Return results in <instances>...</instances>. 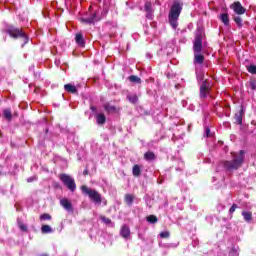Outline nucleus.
Returning <instances> with one entry per match:
<instances>
[{
  "label": "nucleus",
  "mask_w": 256,
  "mask_h": 256,
  "mask_svg": "<svg viewBox=\"0 0 256 256\" xmlns=\"http://www.w3.org/2000/svg\"><path fill=\"white\" fill-rule=\"evenodd\" d=\"M205 57L201 53H194V65H203Z\"/></svg>",
  "instance_id": "nucleus-15"
},
{
  "label": "nucleus",
  "mask_w": 256,
  "mask_h": 256,
  "mask_svg": "<svg viewBox=\"0 0 256 256\" xmlns=\"http://www.w3.org/2000/svg\"><path fill=\"white\" fill-rule=\"evenodd\" d=\"M229 256H239V248L233 247L229 252Z\"/></svg>",
  "instance_id": "nucleus-32"
},
{
  "label": "nucleus",
  "mask_w": 256,
  "mask_h": 256,
  "mask_svg": "<svg viewBox=\"0 0 256 256\" xmlns=\"http://www.w3.org/2000/svg\"><path fill=\"white\" fill-rule=\"evenodd\" d=\"M18 227L20 230H22L24 233H27L28 228L26 224H23L20 219H17Z\"/></svg>",
  "instance_id": "nucleus-28"
},
{
  "label": "nucleus",
  "mask_w": 256,
  "mask_h": 256,
  "mask_svg": "<svg viewBox=\"0 0 256 256\" xmlns=\"http://www.w3.org/2000/svg\"><path fill=\"white\" fill-rule=\"evenodd\" d=\"M40 219L41 221H51V216L49 214H42Z\"/></svg>",
  "instance_id": "nucleus-34"
},
{
  "label": "nucleus",
  "mask_w": 256,
  "mask_h": 256,
  "mask_svg": "<svg viewBox=\"0 0 256 256\" xmlns=\"http://www.w3.org/2000/svg\"><path fill=\"white\" fill-rule=\"evenodd\" d=\"M193 51H194V54L201 53V51H203V28L201 27H198L195 32Z\"/></svg>",
  "instance_id": "nucleus-5"
},
{
  "label": "nucleus",
  "mask_w": 256,
  "mask_h": 256,
  "mask_svg": "<svg viewBox=\"0 0 256 256\" xmlns=\"http://www.w3.org/2000/svg\"><path fill=\"white\" fill-rule=\"evenodd\" d=\"M60 205L65 209V211H68V213H72L73 211V204H71V201L67 198H62L60 200Z\"/></svg>",
  "instance_id": "nucleus-10"
},
{
  "label": "nucleus",
  "mask_w": 256,
  "mask_h": 256,
  "mask_svg": "<svg viewBox=\"0 0 256 256\" xmlns=\"http://www.w3.org/2000/svg\"><path fill=\"white\" fill-rule=\"evenodd\" d=\"M200 87V99L205 101L207 97H211V84L208 81H202Z\"/></svg>",
  "instance_id": "nucleus-7"
},
{
  "label": "nucleus",
  "mask_w": 256,
  "mask_h": 256,
  "mask_svg": "<svg viewBox=\"0 0 256 256\" xmlns=\"http://www.w3.org/2000/svg\"><path fill=\"white\" fill-rule=\"evenodd\" d=\"M144 159L146 161H153L155 160V153L151 152V151H148L144 154Z\"/></svg>",
  "instance_id": "nucleus-26"
},
{
  "label": "nucleus",
  "mask_w": 256,
  "mask_h": 256,
  "mask_svg": "<svg viewBox=\"0 0 256 256\" xmlns=\"http://www.w3.org/2000/svg\"><path fill=\"white\" fill-rule=\"evenodd\" d=\"M242 217L244 218V221H246V223H251L253 219V214L249 211H243Z\"/></svg>",
  "instance_id": "nucleus-19"
},
{
  "label": "nucleus",
  "mask_w": 256,
  "mask_h": 256,
  "mask_svg": "<svg viewBox=\"0 0 256 256\" xmlns=\"http://www.w3.org/2000/svg\"><path fill=\"white\" fill-rule=\"evenodd\" d=\"M234 21L238 27H243V19L240 16L234 17Z\"/></svg>",
  "instance_id": "nucleus-31"
},
{
  "label": "nucleus",
  "mask_w": 256,
  "mask_h": 256,
  "mask_svg": "<svg viewBox=\"0 0 256 256\" xmlns=\"http://www.w3.org/2000/svg\"><path fill=\"white\" fill-rule=\"evenodd\" d=\"M205 137H211V129H209V127L205 129Z\"/></svg>",
  "instance_id": "nucleus-39"
},
{
  "label": "nucleus",
  "mask_w": 256,
  "mask_h": 256,
  "mask_svg": "<svg viewBox=\"0 0 256 256\" xmlns=\"http://www.w3.org/2000/svg\"><path fill=\"white\" fill-rule=\"evenodd\" d=\"M3 115L5 119H7V121H11V119H13V114L11 113V109H5L3 111Z\"/></svg>",
  "instance_id": "nucleus-27"
},
{
  "label": "nucleus",
  "mask_w": 256,
  "mask_h": 256,
  "mask_svg": "<svg viewBox=\"0 0 256 256\" xmlns=\"http://www.w3.org/2000/svg\"><path fill=\"white\" fill-rule=\"evenodd\" d=\"M0 175H3V172L0 171Z\"/></svg>",
  "instance_id": "nucleus-46"
},
{
  "label": "nucleus",
  "mask_w": 256,
  "mask_h": 256,
  "mask_svg": "<svg viewBox=\"0 0 256 256\" xmlns=\"http://www.w3.org/2000/svg\"><path fill=\"white\" fill-rule=\"evenodd\" d=\"M101 221L105 223V225H111V220L105 216L100 217Z\"/></svg>",
  "instance_id": "nucleus-37"
},
{
  "label": "nucleus",
  "mask_w": 256,
  "mask_h": 256,
  "mask_svg": "<svg viewBox=\"0 0 256 256\" xmlns=\"http://www.w3.org/2000/svg\"><path fill=\"white\" fill-rule=\"evenodd\" d=\"M120 235L123 239H129L131 237V228L127 224H124L120 229Z\"/></svg>",
  "instance_id": "nucleus-12"
},
{
  "label": "nucleus",
  "mask_w": 256,
  "mask_h": 256,
  "mask_svg": "<svg viewBox=\"0 0 256 256\" xmlns=\"http://www.w3.org/2000/svg\"><path fill=\"white\" fill-rule=\"evenodd\" d=\"M243 115H245V108L241 106L239 112L235 114V121L236 123H238V125H241L243 123Z\"/></svg>",
  "instance_id": "nucleus-13"
},
{
  "label": "nucleus",
  "mask_w": 256,
  "mask_h": 256,
  "mask_svg": "<svg viewBox=\"0 0 256 256\" xmlns=\"http://www.w3.org/2000/svg\"><path fill=\"white\" fill-rule=\"evenodd\" d=\"M243 161H245V151L240 150L238 155H234L232 161H226L224 163V167L226 169H239L243 165Z\"/></svg>",
  "instance_id": "nucleus-3"
},
{
  "label": "nucleus",
  "mask_w": 256,
  "mask_h": 256,
  "mask_svg": "<svg viewBox=\"0 0 256 256\" xmlns=\"http://www.w3.org/2000/svg\"><path fill=\"white\" fill-rule=\"evenodd\" d=\"M230 9H232L236 15H245L247 11V9H245V7H243L239 1L232 3L230 5Z\"/></svg>",
  "instance_id": "nucleus-8"
},
{
  "label": "nucleus",
  "mask_w": 256,
  "mask_h": 256,
  "mask_svg": "<svg viewBox=\"0 0 256 256\" xmlns=\"http://www.w3.org/2000/svg\"><path fill=\"white\" fill-rule=\"evenodd\" d=\"M220 20L222 21V23L227 27L229 26V14L227 13H223L220 15Z\"/></svg>",
  "instance_id": "nucleus-24"
},
{
  "label": "nucleus",
  "mask_w": 256,
  "mask_h": 256,
  "mask_svg": "<svg viewBox=\"0 0 256 256\" xmlns=\"http://www.w3.org/2000/svg\"><path fill=\"white\" fill-rule=\"evenodd\" d=\"M179 244H173V243H171V244H167L166 246L167 247H177Z\"/></svg>",
  "instance_id": "nucleus-42"
},
{
  "label": "nucleus",
  "mask_w": 256,
  "mask_h": 256,
  "mask_svg": "<svg viewBox=\"0 0 256 256\" xmlns=\"http://www.w3.org/2000/svg\"><path fill=\"white\" fill-rule=\"evenodd\" d=\"M213 180L215 181V177H213Z\"/></svg>",
  "instance_id": "nucleus-47"
},
{
  "label": "nucleus",
  "mask_w": 256,
  "mask_h": 256,
  "mask_svg": "<svg viewBox=\"0 0 256 256\" xmlns=\"http://www.w3.org/2000/svg\"><path fill=\"white\" fill-rule=\"evenodd\" d=\"M6 33H8L10 37H13V39H22L23 41L22 47H25V45L29 43V36H27V34H25L23 30L19 28L9 26L6 29Z\"/></svg>",
  "instance_id": "nucleus-2"
},
{
  "label": "nucleus",
  "mask_w": 256,
  "mask_h": 256,
  "mask_svg": "<svg viewBox=\"0 0 256 256\" xmlns=\"http://www.w3.org/2000/svg\"><path fill=\"white\" fill-rule=\"evenodd\" d=\"M170 233H169V231H164V232H161L160 233V237L162 238V239H169V237H170Z\"/></svg>",
  "instance_id": "nucleus-35"
},
{
  "label": "nucleus",
  "mask_w": 256,
  "mask_h": 256,
  "mask_svg": "<svg viewBox=\"0 0 256 256\" xmlns=\"http://www.w3.org/2000/svg\"><path fill=\"white\" fill-rule=\"evenodd\" d=\"M147 205H148V207H151V205H149V202H147Z\"/></svg>",
  "instance_id": "nucleus-45"
},
{
  "label": "nucleus",
  "mask_w": 256,
  "mask_h": 256,
  "mask_svg": "<svg viewBox=\"0 0 256 256\" xmlns=\"http://www.w3.org/2000/svg\"><path fill=\"white\" fill-rule=\"evenodd\" d=\"M64 89L65 91H67V93H72L74 95L77 93V87H75V85L72 84H65Z\"/></svg>",
  "instance_id": "nucleus-17"
},
{
  "label": "nucleus",
  "mask_w": 256,
  "mask_h": 256,
  "mask_svg": "<svg viewBox=\"0 0 256 256\" xmlns=\"http://www.w3.org/2000/svg\"><path fill=\"white\" fill-rule=\"evenodd\" d=\"M250 89H252V91L256 90V81L255 80H250L248 83Z\"/></svg>",
  "instance_id": "nucleus-36"
},
{
  "label": "nucleus",
  "mask_w": 256,
  "mask_h": 256,
  "mask_svg": "<svg viewBox=\"0 0 256 256\" xmlns=\"http://www.w3.org/2000/svg\"><path fill=\"white\" fill-rule=\"evenodd\" d=\"M103 108L105 111H107V113H115V111H117V108L109 103L104 104Z\"/></svg>",
  "instance_id": "nucleus-22"
},
{
  "label": "nucleus",
  "mask_w": 256,
  "mask_h": 256,
  "mask_svg": "<svg viewBox=\"0 0 256 256\" xmlns=\"http://www.w3.org/2000/svg\"><path fill=\"white\" fill-rule=\"evenodd\" d=\"M132 175L134 177H141V167L138 164L133 166Z\"/></svg>",
  "instance_id": "nucleus-21"
},
{
  "label": "nucleus",
  "mask_w": 256,
  "mask_h": 256,
  "mask_svg": "<svg viewBox=\"0 0 256 256\" xmlns=\"http://www.w3.org/2000/svg\"><path fill=\"white\" fill-rule=\"evenodd\" d=\"M146 221L148 223H150L151 225H155V223H157L159 221V219L155 215H149L146 217Z\"/></svg>",
  "instance_id": "nucleus-25"
},
{
  "label": "nucleus",
  "mask_w": 256,
  "mask_h": 256,
  "mask_svg": "<svg viewBox=\"0 0 256 256\" xmlns=\"http://www.w3.org/2000/svg\"><path fill=\"white\" fill-rule=\"evenodd\" d=\"M181 11H183V5L179 2H174L168 14V21L172 29H177V27H179V16L181 15Z\"/></svg>",
  "instance_id": "nucleus-1"
},
{
  "label": "nucleus",
  "mask_w": 256,
  "mask_h": 256,
  "mask_svg": "<svg viewBox=\"0 0 256 256\" xmlns=\"http://www.w3.org/2000/svg\"><path fill=\"white\" fill-rule=\"evenodd\" d=\"M41 232L44 233V234L53 233V229L49 225H43L41 227Z\"/></svg>",
  "instance_id": "nucleus-29"
},
{
  "label": "nucleus",
  "mask_w": 256,
  "mask_h": 256,
  "mask_svg": "<svg viewBox=\"0 0 256 256\" xmlns=\"http://www.w3.org/2000/svg\"><path fill=\"white\" fill-rule=\"evenodd\" d=\"M127 99L133 105H135V103H137L139 101V97H137V94H128Z\"/></svg>",
  "instance_id": "nucleus-23"
},
{
  "label": "nucleus",
  "mask_w": 256,
  "mask_h": 256,
  "mask_svg": "<svg viewBox=\"0 0 256 256\" xmlns=\"http://www.w3.org/2000/svg\"><path fill=\"white\" fill-rule=\"evenodd\" d=\"M129 81H131V83L141 84V78H139V76L131 75L129 76Z\"/></svg>",
  "instance_id": "nucleus-30"
},
{
  "label": "nucleus",
  "mask_w": 256,
  "mask_h": 256,
  "mask_svg": "<svg viewBox=\"0 0 256 256\" xmlns=\"http://www.w3.org/2000/svg\"><path fill=\"white\" fill-rule=\"evenodd\" d=\"M81 191L83 195H88L89 199H91V201L96 203V205H101L102 199H101V194H99V192L87 187L86 185L81 186Z\"/></svg>",
  "instance_id": "nucleus-4"
},
{
  "label": "nucleus",
  "mask_w": 256,
  "mask_h": 256,
  "mask_svg": "<svg viewBox=\"0 0 256 256\" xmlns=\"http://www.w3.org/2000/svg\"><path fill=\"white\" fill-rule=\"evenodd\" d=\"M146 57H147V59H152L153 58V55H151V53H146Z\"/></svg>",
  "instance_id": "nucleus-41"
},
{
  "label": "nucleus",
  "mask_w": 256,
  "mask_h": 256,
  "mask_svg": "<svg viewBox=\"0 0 256 256\" xmlns=\"http://www.w3.org/2000/svg\"><path fill=\"white\" fill-rule=\"evenodd\" d=\"M90 109H91V111H93V113H95V111H97V108L95 106H91Z\"/></svg>",
  "instance_id": "nucleus-43"
},
{
  "label": "nucleus",
  "mask_w": 256,
  "mask_h": 256,
  "mask_svg": "<svg viewBox=\"0 0 256 256\" xmlns=\"http://www.w3.org/2000/svg\"><path fill=\"white\" fill-rule=\"evenodd\" d=\"M196 79H197L199 85H201V83H203V81H207V80H205V72L199 68H196Z\"/></svg>",
  "instance_id": "nucleus-14"
},
{
  "label": "nucleus",
  "mask_w": 256,
  "mask_h": 256,
  "mask_svg": "<svg viewBox=\"0 0 256 256\" xmlns=\"http://www.w3.org/2000/svg\"><path fill=\"white\" fill-rule=\"evenodd\" d=\"M235 209H237V204H233V205L231 206V208L229 209V213H230V214L235 213Z\"/></svg>",
  "instance_id": "nucleus-38"
},
{
  "label": "nucleus",
  "mask_w": 256,
  "mask_h": 256,
  "mask_svg": "<svg viewBox=\"0 0 256 256\" xmlns=\"http://www.w3.org/2000/svg\"><path fill=\"white\" fill-rule=\"evenodd\" d=\"M223 209H225V206H218V210H219V211H221V210H223Z\"/></svg>",
  "instance_id": "nucleus-44"
},
{
  "label": "nucleus",
  "mask_w": 256,
  "mask_h": 256,
  "mask_svg": "<svg viewBox=\"0 0 256 256\" xmlns=\"http://www.w3.org/2000/svg\"><path fill=\"white\" fill-rule=\"evenodd\" d=\"M248 73H251L252 75H256V66L255 65H250L247 68Z\"/></svg>",
  "instance_id": "nucleus-33"
},
{
  "label": "nucleus",
  "mask_w": 256,
  "mask_h": 256,
  "mask_svg": "<svg viewBox=\"0 0 256 256\" xmlns=\"http://www.w3.org/2000/svg\"><path fill=\"white\" fill-rule=\"evenodd\" d=\"M60 181L67 187L71 193H75V190L77 189V184L75 183V179L68 175V174H60L59 175Z\"/></svg>",
  "instance_id": "nucleus-6"
},
{
  "label": "nucleus",
  "mask_w": 256,
  "mask_h": 256,
  "mask_svg": "<svg viewBox=\"0 0 256 256\" xmlns=\"http://www.w3.org/2000/svg\"><path fill=\"white\" fill-rule=\"evenodd\" d=\"M28 183H33L35 181V177H30L27 179Z\"/></svg>",
  "instance_id": "nucleus-40"
},
{
  "label": "nucleus",
  "mask_w": 256,
  "mask_h": 256,
  "mask_svg": "<svg viewBox=\"0 0 256 256\" xmlns=\"http://www.w3.org/2000/svg\"><path fill=\"white\" fill-rule=\"evenodd\" d=\"M75 40H76V43L80 47H84L85 46V40L83 39V34H81V33L76 34Z\"/></svg>",
  "instance_id": "nucleus-20"
},
{
  "label": "nucleus",
  "mask_w": 256,
  "mask_h": 256,
  "mask_svg": "<svg viewBox=\"0 0 256 256\" xmlns=\"http://www.w3.org/2000/svg\"><path fill=\"white\" fill-rule=\"evenodd\" d=\"M134 201H135V196H133V194L125 195V203L126 205H128V207H131Z\"/></svg>",
  "instance_id": "nucleus-18"
},
{
  "label": "nucleus",
  "mask_w": 256,
  "mask_h": 256,
  "mask_svg": "<svg viewBox=\"0 0 256 256\" xmlns=\"http://www.w3.org/2000/svg\"><path fill=\"white\" fill-rule=\"evenodd\" d=\"M107 121V117L103 113H99L96 115V122L98 125H105V122Z\"/></svg>",
  "instance_id": "nucleus-16"
},
{
  "label": "nucleus",
  "mask_w": 256,
  "mask_h": 256,
  "mask_svg": "<svg viewBox=\"0 0 256 256\" xmlns=\"http://www.w3.org/2000/svg\"><path fill=\"white\" fill-rule=\"evenodd\" d=\"M82 23H85L86 25H94V23H97L99 19L97 18V13H91L89 16H84L80 19Z\"/></svg>",
  "instance_id": "nucleus-9"
},
{
  "label": "nucleus",
  "mask_w": 256,
  "mask_h": 256,
  "mask_svg": "<svg viewBox=\"0 0 256 256\" xmlns=\"http://www.w3.org/2000/svg\"><path fill=\"white\" fill-rule=\"evenodd\" d=\"M144 10L146 11V18L153 20V4H151V2H146L144 5Z\"/></svg>",
  "instance_id": "nucleus-11"
}]
</instances>
